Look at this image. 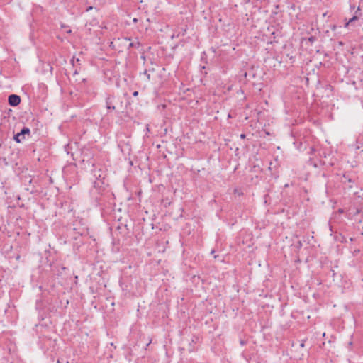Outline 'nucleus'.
Returning <instances> with one entry per match:
<instances>
[{
	"label": "nucleus",
	"instance_id": "nucleus-1",
	"mask_svg": "<svg viewBox=\"0 0 363 363\" xmlns=\"http://www.w3.org/2000/svg\"><path fill=\"white\" fill-rule=\"evenodd\" d=\"M69 234L74 240H77L79 236H85L88 234V228L82 219L75 220L73 222V228Z\"/></svg>",
	"mask_w": 363,
	"mask_h": 363
},
{
	"label": "nucleus",
	"instance_id": "nucleus-2",
	"mask_svg": "<svg viewBox=\"0 0 363 363\" xmlns=\"http://www.w3.org/2000/svg\"><path fill=\"white\" fill-rule=\"evenodd\" d=\"M105 104L108 113L116 111L118 104H119L120 107L123 106V101H119V98L114 94H108L105 99Z\"/></svg>",
	"mask_w": 363,
	"mask_h": 363
},
{
	"label": "nucleus",
	"instance_id": "nucleus-3",
	"mask_svg": "<svg viewBox=\"0 0 363 363\" xmlns=\"http://www.w3.org/2000/svg\"><path fill=\"white\" fill-rule=\"evenodd\" d=\"M93 167L94 169L91 170L92 177L91 178L92 182L107 180V174L104 168L95 165H93Z\"/></svg>",
	"mask_w": 363,
	"mask_h": 363
},
{
	"label": "nucleus",
	"instance_id": "nucleus-4",
	"mask_svg": "<svg viewBox=\"0 0 363 363\" xmlns=\"http://www.w3.org/2000/svg\"><path fill=\"white\" fill-rule=\"evenodd\" d=\"M350 12H354V13L352 14V17L349 18L348 22L345 23V27L347 26L349 24L352 23V22L357 21L362 16V14L360 6H358L357 7L354 1H353V3H350Z\"/></svg>",
	"mask_w": 363,
	"mask_h": 363
},
{
	"label": "nucleus",
	"instance_id": "nucleus-5",
	"mask_svg": "<svg viewBox=\"0 0 363 363\" xmlns=\"http://www.w3.org/2000/svg\"><path fill=\"white\" fill-rule=\"evenodd\" d=\"M26 136L28 138L30 136V130L29 128L23 126L19 133L13 135V140L17 143H21L26 139Z\"/></svg>",
	"mask_w": 363,
	"mask_h": 363
},
{
	"label": "nucleus",
	"instance_id": "nucleus-6",
	"mask_svg": "<svg viewBox=\"0 0 363 363\" xmlns=\"http://www.w3.org/2000/svg\"><path fill=\"white\" fill-rule=\"evenodd\" d=\"M93 182V188L99 194H102L103 192L108 186V180L95 181Z\"/></svg>",
	"mask_w": 363,
	"mask_h": 363
},
{
	"label": "nucleus",
	"instance_id": "nucleus-7",
	"mask_svg": "<svg viewBox=\"0 0 363 363\" xmlns=\"http://www.w3.org/2000/svg\"><path fill=\"white\" fill-rule=\"evenodd\" d=\"M258 71V67L251 66V67L247 71L244 72L243 76L245 78L249 77L250 79H255L257 78Z\"/></svg>",
	"mask_w": 363,
	"mask_h": 363
},
{
	"label": "nucleus",
	"instance_id": "nucleus-8",
	"mask_svg": "<svg viewBox=\"0 0 363 363\" xmlns=\"http://www.w3.org/2000/svg\"><path fill=\"white\" fill-rule=\"evenodd\" d=\"M21 97L17 94H11L8 98V103L11 106L15 107L20 104Z\"/></svg>",
	"mask_w": 363,
	"mask_h": 363
},
{
	"label": "nucleus",
	"instance_id": "nucleus-9",
	"mask_svg": "<svg viewBox=\"0 0 363 363\" xmlns=\"http://www.w3.org/2000/svg\"><path fill=\"white\" fill-rule=\"evenodd\" d=\"M341 182L344 184L347 183L354 184V180L349 174H345L342 178Z\"/></svg>",
	"mask_w": 363,
	"mask_h": 363
},
{
	"label": "nucleus",
	"instance_id": "nucleus-10",
	"mask_svg": "<svg viewBox=\"0 0 363 363\" xmlns=\"http://www.w3.org/2000/svg\"><path fill=\"white\" fill-rule=\"evenodd\" d=\"M279 34H280V32L278 30L272 31L271 33V35H272V37H271V39H272L271 43H272V42L277 43L278 40H277V38L278 36L280 35Z\"/></svg>",
	"mask_w": 363,
	"mask_h": 363
},
{
	"label": "nucleus",
	"instance_id": "nucleus-11",
	"mask_svg": "<svg viewBox=\"0 0 363 363\" xmlns=\"http://www.w3.org/2000/svg\"><path fill=\"white\" fill-rule=\"evenodd\" d=\"M140 46H141V43L138 40H136V41L129 43L128 49H130L131 48H139Z\"/></svg>",
	"mask_w": 363,
	"mask_h": 363
},
{
	"label": "nucleus",
	"instance_id": "nucleus-12",
	"mask_svg": "<svg viewBox=\"0 0 363 363\" xmlns=\"http://www.w3.org/2000/svg\"><path fill=\"white\" fill-rule=\"evenodd\" d=\"M305 40H307L310 43L311 45L313 44L314 42L317 40V38L315 36H310L308 38H304Z\"/></svg>",
	"mask_w": 363,
	"mask_h": 363
},
{
	"label": "nucleus",
	"instance_id": "nucleus-13",
	"mask_svg": "<svg viewBox=\"0 0 363 363\" xmlns=\"http://www.w3.org/2000/svg\"><path fill=\"white\" fill-rule=\"evenodd\" d=\"M309 164L310 165H313L314 167H318V164L315 162H313V160L311 158L309 159Z\"/></svg>",
	"mask_w": 363,
	"mask_h": 363
},
{
	"label": "nucleus",
	"instance_id": "nucleus-14",
	"mask_svg": "<svg viewBox=\"0 0 363 363\" xmlns=\"http://www.w3.org/2000/svg\"><path fill=\"white\" fill-rule=\"evenodd\" d=\"M359 252H360V250L359 249H354V250L352 251V255L354 257L357 256Z\"/></svg>",
	"mask_w": 363,
	"mask_h": 363
},
{
	"label": "nucleus",
	"instance_id": "nucleus-15",
	"mask_svg": "<svg viewBox=\"0 0 363 363\" xmlns=\"http://www.w3.org/2000/svg\"><path fill=\"white\" fill-rule=\"evenodd\" d=\"M144 74L146 76V77H147V81H150V74L148 73V72H147V69H145V70L144 71Z\"/></svg>",
	"mask_w": 363,
	"mask_h": 363
},
{
	"label": "nucleus",
	"instance_id": "nucleus-16",
	"mask_svg": "<svg viewBox=\"0 0 363 363\" xmlns=\"http://www.w3.org/2000/svg\"><path fill=\"white\" fill-rule=\"evenodd\" d=\"M234 193L238 194V196H240V195H242L243 193L241 192L240 190H238V189H234Z\"/></svg>",
	"mask_w": 363,
	"mask_h": 363
},
{
	"label": "nucleus",
	"instance_id": "nucleus-17",
	"mask_svg": "<svg viewBox=\"0 0 363 363\" xmlns=\"http://www.w3.org/2000/svg\"><path fill=\"white\" fill-rule=\"evenodd\" d=\"M302 245H302L301 241L299 240V241L297 242V244H296V247L297 248H301L302 247Z\"/></svg>",
	"mask_w": 363,
	"mask_h": 363
},
{
	"label": "nucleus",
	"instance_id": "nucleus-18",
	"mask_svg": "<svg viewBox=\"0 0 363 363\" xmlns=\"http://www.w3.org/2000/svg\"><path fill=\"white\" fill-rule=\"evenodd\" d=\"M315 152V149L314 147H311L310 148V152H309V154H313L314 152Z\"/></svg>",
	"mask_w": 363,
	"mask_h": 363
},
{
	"label": "nucleus",
	"instance_id": "nucleus-19",
	"mask_svg": "<svg viewBox=\"0 0 363 363\" xmlns=\"http://www.w3.org/2000/svg\"><path fill=\"white\" fill-rule=\"evenodd\" d=\"M306 340H303L300 344L301 347H304Z\"/></svg>",
	"mask_w": 363,
	"mask_h": 363
},
{
	"label": "nucleus",
	"instance_id": "nucleus-20",
	"mask_svg": "<svg viewBox=\"0 0 363 363\" xmlns=\"http://www.w3.org/2000/svg\"><path fill=\"white\" fill-rule=\"evenodd\" d=\"M92 9H93V6H88V7L86 9V12H88V11H91V10H92Z\"/></svg>",
	"mask_w": 363,
	"mask_h": 363
},
{
	"label": "nucleus",
	"instance_id": "nucleus-21",
	"mask_svg": "<svg viewBox=\"0 0 363 363\" xmlns=\"http://www.w3.org/2000/svg\"><path fill=\"white\" fill-rule=\"evenodd\" d=\"M352 342L350 341L348 342V348H349V350H352Z\"/></svg>",
	"mask_w": 363,
	"mask_h": 363
},
{
	"label": "nucleus",
	"instance_id": "nucleus-22",
	"mask_svg": "<svg viewBox=\"0 0 363 363\" xmlns=\"http://www.w3.org/2000/svg\"><path fill=\"white\" fill-rule=\"evenodd\" d=\"M138 91H133V96H135H135H138Z\"/></svg>",
	"mask_w": 363,
	"mask_h": 363
},
{
	"label": "nucleus",
	"instance_id": "nucleus-23",
	"mask_svg": "<svg viewBox=\"0 0 363 363\" xmlns=\"http://www.w3.org/2000/svg\"><path fill=\"white\" fill-rule=\"evenodd\" d=\"M240 138H241V139H245V138H246V135H245V133H242V134L240 135Z\"/></svg>",
	"mask_w": 363,
	"mask_h": 363
},
{
	"label": "nucleus",
	"instance_id": "nucleus-24",
	"mask_svg": "<svg viewBox=\"0 0 363 363\" xmlns=\"http://www.w3.org/2000/svg\"><path fill=\"white\" fill-rule=\"evenodd\" d=\"M240 343L241 345H245L246 344V342L245 340H240Z\"/></svg>",
	"mask_w": 363,
	"mask_h": 363
},
{
	"label": "nucleus",
	"instance_id": "nucleus-25",
	"mask_svg": "<svg viewBox=\"0 0 363 363\" xmlns=\"http://www.w3.org/2000/svg\"><path fill=\"white\" fill-rule=\"evenodd\" d=\"M341 242H342V243L345 242L346 243L347 242V239L345 237H343L342 240H341Z\"/></svg>",
	"mask_w": 363,
	"mask_h": 363
},
{
	"label": "nucleus",
	"instance_id": "nucleus-26",
	"mask_svg": "<svg viewBox=\"0 0 363 363\" xmlns=\"http://www.w3.org/2000/svg\"><path fill=\"white\" fill-rule=\"evenodd\" d=\"M320 163L321 165H325V162L323 161V160H320Z\"/></svg>",
	"mask_w": 363,
	"mask_h": 363
},
{
	"label": "nucleus",
	"instance_id": "nucleus-27",
	"mask_svg": "<svg viewBox=\"0 0 363 363\" xmlns=\"http://www.w3.org/2000/svg\"><path fill=\"white\" fill-rule=\"evenodd\" d=\"M319 155H320V157H326V155H325V152H323V155H320V154H319Z\"/></svg>",
	"mask_w": 363,
	"mask_h": 363
},
{
	"label": "nucleus",
	"instance_id": "nucleus-28",
	"mask_svg": "<svg viewBox=\"0 0 363 363\" xmlns=\"http://www.w3.org/2000/svg\"><path fill=\"white\" fill-rule=\"evenodd\" d=\"M74 57L71 60V63L72 64V66H74Z\"/></svg>",
	"mask_w": 363,
	"mask_h": 363
},
{
	"label": "nucleus",
	"instance_id": "nucleus-29",
	"mask_svg": "<svg viewBox=\"0 0 363 363\" xmlns=\"http://www.w3.org/2000/svg\"><path fill=\"white\" fill-rule=\"evenodd\" d=\"M142 58V60H143L144 61H145V55H141L140 57Z\"/></svg>",
	"mask_w": 363,
	"mask_h": 363
},
{
	"label": "nucleus",
	"instance_id": "nucleus-30",
	"mask_svg": "<svg viewBox=\"0 0 363 363\" xmlns=\"http://www.w3.org/2000/svg\"><path fill=\"white\" fill-rule=\"evenodd\" d=\"M78 74V72H77V69H75V70H74V73H73V74H74V75H76V74Z\"/></svg>",
	"mask_w": 363,
	"mask_h": 363
},
{
	"label": "nucleus",
	"instance_id": "nucleus-31",
	"mask_svg": "<svg viewBox=\"0 0 363 363\" xmlns=\"http://www.w3.org/2000/svg\"><path fill=\"white\" fill-rule=\"evenodd\" d=\"M352 184L348 185V188H352Z\"/></svg>",
	"mask_w": 363,
	"mask_h": 363
},
{
	"label": "nucleus",
	"instance_id": "nucleus-32",
	"mask_svg": "<svg viewBox=\"0 0 363 363\" xmlns=\"http://www.w3.org/2000/svg\"><path fill=\"white\" fill-rule=\"evenodd\" d=\"M354 240V239L353 238H350V241H353Z\"/></svg>",
	"mask_w": 363,
	"mask_h": 363
},
{
	"label": "nucleus",
	"instance_id": "nucleus-33",
	"mask_svg": "<svg viewBox=\"0 0 363 363\" xmlns=\"http://www.w3.org/2000/svg\"><path fill=\"white\" fill-rule=\"evenodd\" d=\"M133 21H134V22H137V18H134V19H133Z\"/></svg>",
	"mask_w": 363,
	"mask_h": 363
},
{
	"label": "nucleus",
	"instance_id": "nucleus-34",
	"mask_svg": "<svg viewBox=\"0 0 363 363\" xmlns=\"http://www.w3.org/2000/svg\"><path fill=\"white\" fill-rule=\"evenodd\" d=\"M201 69H206V67H205V66H203V67H201Z\"/></svg>",
	"mask_w": 363,
	"mask_h": 363
},
{
	"label": "nucleus",
	"instance_id": "nucleus-35",
	"mask_svg": "<svg viewBox=\"0 0 363 363\" xmlns=\"http://www.w3.org/2000/svg\"><path fill=\"white\" fill-rule=\"evenodd\" d=\"M332 272H333V276H334V275H335L334 270H332Z\"/></svg>",
	"mask_w": 363,
	"mask_h": 363
},
{
	"label": "nucleus",
	"instance_id": "nucleus-36",
	"mask_svg": "<svg viewBox=\"0 0 363 363\" xmlns=\"http://www.w3.org/2000/svg\"><path fill=\"white\" fill-rule=\"evenodd\" d=\"M57 363H60V360H59V359L57 360Z\"/></svg>",
	"mask_w": 363,
	"mask_h": 363
}]
</instances>
